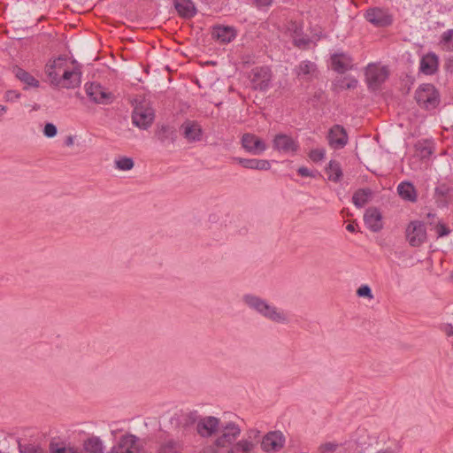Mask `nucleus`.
I'll use <instances>...</instances> for the list:
<instances>
[{"label": "nucleus", "instance_id": "nucleus-15", "mask_svg": "<svg viewBox=\"0 0 453 453\" xmlns=\"http://www.w3.org/2000/svg\"><path fill=\"white\" fill-rule=\"evenodd\" d=\"M365 19L376 27H387L392 23V17L380 8L369 9L365 13Z\"/></svg>", "mask_w": 453, "mask_h": 453}, {"label": "nucleus", "instance_id": "nucleus-13", "mask_svg": "<svg viewBox=\"0 0 453 453\" xmlns=\"http://www.w3.org/2000/svg\"><path fill=\"white\" fill-rule=\"evenodd\" d=\"M81 72L78 68L65 69L61 77L51 84L66 88H76L81 83Z\"/></svg>", "mask_w": 453, "mask_h": 453}, {"label": "nucleus", "instance_id": "nucleus-36", "mask_svg": "<svg viewBox=\"0 0 453 453\" xmlns=\"http://www.w3.org/2000/svg\"><path fill=\"white\" fill-rule=\"evenodd\" d=\"M357 85V81L352 77H342L336 81L335 86L341 89L355 88Z\"/></svg>", "mask_w": 453, "mask_h": 453}, {"label": "nucleus", "instance_id": "nucleus-50", "mask_svg": "<svg viewBox=\"0 0 453 453\" xmlns=\"http://www.w3.org/2000/svg\"><path fill=\"white\" fill-rule=\"evenodd\" d=\"M65 144L68 147L72 146L73 144V136H67Z\"/></svg>", "mask_w": 453, "mask_h": 453}, {"label": "nucleus", "instance_id": "nucleus-30", "mask_svg": "<svg viewBox=\"0 0 453 453\" xmlns=\"http://www.w3.org/2000/svg\"><path fill=\"white\" fill-rule=\"evenodd\" d=\"M84 449L90 453H103L104 445L99 437L91 436L84 441Z\"/></svg>", "mask_w": 453, "mask_h": 453}, {"label": "nucleus", "instance_id": "nucleus-48", "mask_svg": "<svg viewBox=\"0 0 453 453\" xmlns=\"http://www.w3.org/2000/svg\"><path fill=\"white\" fill-rule=\"evenodd\" d=\"M442 330L448 336H453V326L451 324L444 325Z\"/></svg>", "mask_w": 453, "mask_h": 453}, {"label": "nucleus", "instance_id": "nucleus-34", "mask_svg": "<svg viewBox=\"0 0 453 453\" xmlns=\"http://www.w3.org/2000/svg\"><path fill=\"white\" fill-rule=\"evenodd\" d=\"M440 43L443 50L448 51L453 50V29H449L442 33Z\"/></svg>", "mask_w": 453, "mask_h": 453}, {"label": "nucleus", "instance_id": "nucleus-18", "mask_svg": "<svg viewBox=\"0 0 453 453\" xmlns=\"http://www.w3.org/2000/svg\"><path fill=\"white\" fill-rule=\"evenodd\" d=\"M296 74L299 80L310 81L318 75V68L315 63L304 60L296 67Z\"/></svg>", "mask_w": 453, "mask_h": 453}, {"label": "nucleus", "instance_id": "nucleus-5", "mask_svg": "<svg viewBox=\"0 0 453 453\" xmlns=\"http://www.w3.org/2000/svg\"><path fill=\"white\" fill-rule=\"evenodd\" d=\"M154 111L146 104H140L134 109L132 114L133 124L136 127L147 129L154 120Z\"/></svg>", "mask_w": 453, "mask_h": 453}, {"label": "nucleus", "instance_id": "nucleus-52", "mask_svg": "<svg viewBox=\"0 0 453 453\" xmlns=\"http://www.w3.org/2000/svg\"><path fill=\"white\" fill-rule=\"evenodd\" d=\"M325 447H326V449L327 450H331V451L334 450V449H335V448H336V446H335L334 444H333V443L326 444V446H325Z\"/></svg>", "mask_w": 453, "mask_h": 453}, {"label": "nucleus", "instance_id": "nucleus-56", "mask_svg": "<svg viewBox=\"0 0 453 453\" xmlns=\"http://www.w3.org/2000/svg\"><path fill=\"white\" fill-rule=\"evenodd\" d=\"M450 278L453 280V273H451Z\"/></svg>", "mask_w": 453, "mask_h": 453}, {"label": "nucleus", "instance_id": "nucleus-47", "mask_svg": "<svg viewBox=\"0 0 453 453\" xmlns=\"http://www.w3.org/2000/svg\"><path fill=\"white\" fill-rule=\"evenodd\" d=\"M25 453H45L41 448L35 446H28L25 449Z\"/></svg>", "mask_w": 453, "mask_h": 453}, {"label": "nucleus", "instance_id": "nucleus-28", "mask_svg": "<svg viewBox=\"0 0 453 453\" xmlns=\"http://www.w3.org/2000/svg\"><path fill=\"white\" fill-rule=\"evenodd\" d=\"M255 443L249 440H241L230 445L226 453H250L253 450Z\"/></svg>", "mask_w": 453, "mask_h": 453}, {"label": "nucleus", "instance_id": "nucleus-16", "mask_svg": "<svg viewBox=\"0 0 453 453\" xmlns=\"http://www.w3.org/2000/svg\"><path fill=\"white\" fill-rule=\"evenodd\" d=\"M284 439L280 432H270L264 438L261 442L262 449L266 451H277L283 447Z\"/></svg>", "mask_w": 453, "mask_h": 453}, {"label": "nucleus", "instance_id": "nucleus-22", "mask_svg": "<svg viewBox=\"0 0 453 453\" xmlns=\"http://www.w3.org/2000/svg\"><path fill=\"white\" fill-rule=\"evenodd\" d=\"M233 160L246 169L267 171L271 168V163L266 159L234 157Z\"/></svg>", "mask_w": 453, "mask_h": 453}, {"label": "nucleus", "instance_id": "nucleus-45", "mask_svg": "<svg viewBox=\"0 0 453 453\" xmlns=\"http://www.w3.org/2000/svg\"><path fill=\"white\" fill-rule=\"evenodd\" d=\"M19 97V94L14 90H9L5 94L6 101H14Z\"/></svg>", "mask_w": 453, "mask_h": 453}, {"label": "nucleus", "instance_id": "nucleus-27", "mask_svg": "<svg viewBox=\"0 0 453 453\" xmlns=\"http://www.w3.org/2000/svg\"><path fill=\"white\" fill-rule=\"evenodd\" d=\"M13 73L15 74L16 78H18L20 81L25 83L28 87L33 88H38L39 87V81L28 72L25 71L24 69L15 66L13 68Z\"/></svg>", "mask_w": 453, "mask_h": 453}, {"label": "nucleus", "instance_id": "nucleus-49", "mask_svg": "<svg viewBox=\"0 0 453 453\" xmlns=\"http://www.w3.org/2000/svg\"><path fill=\"white\" fill-rule=\"evenodd\" d=\"M257 6L258 7H265L271 5L273 0H254Z\"/></svg>", "mask_w": 453, "mask_h": 453}, {"label": "nucleus", "instance_id": "nucleus-44", "mask_svg": "<svg viewBox=\"0 0 453 453\" xmlns=\"http://www.w3.org/2000/svg\"><path fill=\"white\" fill-rule=\"evenodd\" d=\"M435 229L439 237L448 235L450 233L449 228L441 222L437 224Z\"/></svg>", "mask_w": 453, "mask_h": 453}, {"label": "nucleus", "instance_id": "nucleus-17", "mask_svg": "<svg viewBox=\"0 0 453 453\" xmlns=\"http://www.w3.org/2000/svg\"><path fill=\"white\" fill-rule=\"evenodd\" d=\"M67 64L66 58L59 57L46 65L45 73L51 83L55 82V81L60 77L59 74L61 72L64 73L65 69H69Z\"/></svg>", "mask_w": 453, "mask_h": 453}, {"label": "nucleus", "instance_id": "nucleus-19", "mask_svg": "<svg viewBox=\"0 0 453 453\" xmlns=\"http://www.w3.org/2000/svg\"><path fill=\"white\" fill-rule=\"evenodd\" d=\"M183 136L190 142L202 139L203 130L201 126L193 120H186L180 127Z\"/></svg>", "mask_w": 453, "mask_h": 453}, {"label": "nucleus", "instance_id": "nucleus-4", "mask_svg": "<svg viewBox=\"0 0 453 453\" xmlns=\"http://www.w3.org/2000/svg\"><path fill=\"white\" fill-rule=\"evenodd\" d=\"M388 77V70L386 66L370 64L365 70V78L368 87L373 90L378 89Z\"/></svg>", "mask_w": 453, "mask_h": 453}, {"label": "nucleus", "instance_id": "nucleus-41", "mask_svg": "<svg viewBox=\"0 0 453 453\" xmlns=\"http://www.w3.org/2000/svg\"><path fill=\"white\" fill-rule=\"evenodd\" d=\"M357 295L360 297H367L368 299H372L373 296L372 294V290L369 286L363 285L357 290Z\"/></svg>", "mask_w": 453, "mask_h": 453}, {"label": "nucleus", "instance_id": "nucleus-37", "mask_svg": "<svg viewBox=\"0 0 453 453\" xmlns=\"http://www.w3.org/2000/svg\"><path fill=\"white\" fill-rule=\"evenodd\" d=\"M50 453H82V451L77 448L65 447L59 443H50Z\"/></svg>", "mask_w": 453, "mask_h": 453}, {"label": "nucleus", "instance_id": "nucleus-42", "mask_svg": "<svg viewBox=\"0 0 453 453\" xmlns=\"http://www.w3.org/2000/svg\"><path fill=\"white\" fill-rule=\"evenodd\" d=\"M293 42L298 48H306L310 42V40L303 37L302 34L301 35H295L293 37Z\"/></svg>", "mask_w": 453, "mask_h": 453}, {"label": "nucleus", "instance_id": "nucleus-31", "mask_svg": "<svg viewBox=\"0 0 453 453\" xmlns=\"http://www.w3.org/2000/svg\"><path fill=\"white\" fill-rule=\"evenodd\" d=\"M182 449L180 441L172 438L165 439L159 447V453H179Z\"/></svg>", "mask_w": 453, "mask_h": 453}, {"label": "nucleus", "instance_id": "nucleus-8", "mask_svg": "<svg viewBox=\"0 0 453 453\" xmlns=\"http://www.w3.org/2000/svg\"><path fill=\"white\" fill-rule=\"evenodd\" d=\"M85 90L87 96L96 104H109L114 99L112 93L99 83L86 84Z\"/></svg>", "mask_w": 453, "mask_h": 453}, {"label": "nucleus", "instance_id": "nucleus-53", "mask_svg": "<svg viewBox=\"0 0 453 453\" xmlns=\"http://www.w3.org/2000/svg\"><path fill=\"white\" fill-rule=\"evenodd\" d=\"M7 111V107L4 105H0V117L3 116Z\"/></svg>", "mask_w": 453, "mask_h": 453}, {"label": "nucleus", "instance_id": "nucleus-6", "mask_svg": "<svg viewBox=\"0 0 453 453\" xmlns=\"http://www.w3.org/2000/svg\"><path fill=\"white\" fill-rule=\"evenodd\" d=\"M272 79L271 70L266 66L255 67L250 74V84L253 89L266 90L270 87Z\"/></svg>", "mask_w": 453, "mask_h": 453}, {"label": "nucleus", "instance_id": "nucleus-40", "mask_svg": "<svg viewBox=\"0 0 453 453\" xmlns=\"http://www.w3.org/2000/svg\"><path fill=\"white\" fill-rule=\"evenodd\" d=\"M287 28L292 37L295 35H301L303 34V26L296 21H289Z\"/></svg>", "mask_w": 453, "mask_h": 453}, {"label": "nucleus", "instance_id": "nucleus-55", "mask_svg": "<svg viewBox=\"0 0 453 453\" xmlns=\"http://www.w3.org/2000/svg\"><path fill=\"white\" fill-rule=\"evenodd\" d=\"M427 217H428V218H430V217H434V215H432L431 213H428Z\"/></svg>", "mask_w": 453, "mask_h": 453}, {"label": "nucleus", "instance_id": "nucleus-11", "mask_svg": "<svg viewBox=\"0 0 453 453\" xmlns=\"http://www.w3.org/2000/svg\"><path fill=\"white\" fill-rule=\"evenodd\" d=\"M220 429V420L212 416L201 418L196 423V432L202 437H211Z\"/></svg>", "mask_w": 453, "mask_h": 453}, {"label": "nucleus", "instance_id": "nucleus-46", "mask_svg": "<svg viewBox=\"0 0 453 453\" xmlns=\"http://www.w3.org/2000/svg\"><path fill=\"white\" fill-rule=\"evenodd\" d=\"M297 173L299 175H301L303 177L312 176L311 172L307 167H304V166L299 167L297 170Z\"/></svg>", "mask_w": 453, "mask_h": 453}, {"label": "nucleus", "instance_id": "nucleus-21", "mask_svg": "<svg viewBox=\"0 0 453 453\" xmlns=\"http://www.w3.org/2000/svg\"><path fill=\"white\" fill-rule=\"evenodd\" d=\"M332 68L339 73H344L352 69V58L345 53H335L331 57Z\"/></svg>", "mask_w": 453, "mask_h": 453}, {"label": "nucleus", "instance_id": "nucleus-23", "mask_svg": "<svg viewBox=\"0 0 453 453\" xmlns=\"http://www.w3.org/2000/svg\"><path fill=\"white\" fill-rule=\"evenodd\" d=\"M174 8L183 19H191L196 16L197 10L192 0H174Z\"/></svg>", "mask_w": 453, "mask_h": 453}, {"label": "nucleus", "instance_id": "nucleus-35", "mask_svg": "<svg viewBox=\"0 0 453 453\" xmlns=\"http://www.w3.org/2000/svg\"><path fill=\"white\" fill-rule=\"evenodd\" d=\"M115 167L119 171H129L134 165V160L127 157H119L114 161Z\"/></svg>", "mask_w": 453, "mask_h": 453}, {"label": "nucleus", "instance_id": "nucleus-1", "mask_svg": "<svg viewBox=\"0 0 453 453\" xmlns=\"http://www.w3.org/2000/svg\"><path fill=\"white\" fill-rule=\"evenodd\" d=\"M244 301L250 308L256 310L262 316L273 322L286 323L288 321L287 316L283 311H280L276 307L268 304L259 297L245 296Z\"/></svg>", "mask_w": 453, "mask_h": 453}, {"label": "nucleus", "instance_id": "nucleus-9", "mask_svg": "<svg viewBox=\"0 0 453 453\" xmlns=\"http://www.w3.org/2000/svg\"><path fill=\"white\" fill-rule=\"evenodd\" d=\"M242 148L252 155H261L267 150L266 143L258 136L251 133H246L242 136Z\"/></svg>", "mask_w": 453, "mask_h": 453}, {"label": "nucleus", "instance_id": "nucleus-7", "mask_svg": "<svg viewBox=\"0 0 453 453\" xmlns=\"http://www.w3.org/2000/svg\"><path fill=\"white\" fill-rule=\"evenodd\" d=\"M406 240L411 247H419L426 239L425 225L420 221H411L406 227Z\"/></svg>", "mask_w": 453, "mask_h": 453}, {"label": "nucleus", "instance_id": "nucleus-14", "mask_svg": "<svg viewBox=\"0 0 453 453\" xmlns=\"http://www.w3.org/2000/svg\"><path fill=\"white\" fill-rule=\"evenodd\" d=\"M273 147L274 150L283 153L296 152L298 150L297 142L292 137L284 134H279L274 136Z\"/></svg>", "mask_w": 453, "mask_h": 453}, {"label": "nucleus", "instance_id": "nucleus-26", "mask_svg": "<svg viewBox=\"0 0 453 453\" xmlns=\"http://www.w3.org/2000/svg\"><path fill=\"white\" fill-rule=\"evenodd\" d=\"M397 192L404 200L414 202L417 199L415 188L411 182H401L397 187Z\"/></svg>", "mask_w": 453, "mask_h": 453}, {"label": "nucleus", "instance_id": "nucleus-29", "mask_svg": "<svg viewBox=\"0 0 453 453\" xmlns=\"http://www.w3.org/2000/svg\"><path fill=\"white\" fill-rule=\"evenodd\" d=\"M156 136L162 143H165L166 141L174 142L175 130L170 126L162 125L157 127Z\"/></svg>", "mask_w": 453, "mask_h": 453}, {"label": "nucleus", "instance_id": "nucleus-3", "mask_svg": "<svg viewBox=\"0 0 453 453\" xmlns=\"http://www.w3.org/2000/svg\"><path fill=\"white\" fill-rule=\"evenodd\" d=\"M220 435L214 441L217 448H227L234 444L241 434L240 427L233 422L220 426Z\"/></svg>", "mask_w": 453, "mask_h": 453}, {"label": "nucleus", "instance_id": "nucleus-10", "mask_svg": "<svg viewBox=\"0 0 453 453\" xmlns=\"http://www.w3.org/2000/svg\"><path fill=\"white\" fill-rule=\"evenodd\" d=\"M111 453H143L137 437L127 434L120 438L117 446L111 449Z\"/></svg>", "mask_w": 453, "mask_h": 453}, {"label": "nucleus", "instance_id": "nucleus-51", "mask_svg": "<svg viewBox=\"0 0 453 453\" xmlns=\"http://www.w3.org/2000/svg\"><path fill=\"white\" fill-rule=\"evenodd\" d=\"M346 229L349 231V232H355L356 231V227H355V225L354 223H349L346 226Z\"/></svg>", "mask_w": 453, "mask_h": 453}, {"label": "nucleus", "instance_id": "nucleus-12", "mask_svg": "<svg viewBox=\"0 0 453 453\" xmlns=\"http://www.w3.org/2000/svg\"><path fill=\"white\" fill-rule=\"evenodd\" d=\"M328 144L333 149H342L348 142V134L345 128L341 125H334L327 134Z\"/></svg>", "mask_w": 453, "mask_h": 453}, {"label": "nucleus", "instance_id": "nucleus-39", "mask_svg": "<svg viewBox=\"0 0 453 453\" xmlns=\"http://www.w3.org/2000/svg\"><path fill=\"white\" fill-rule=\"evenodd\" d=\"M326 155V150L321 149H314L311 150L309 153V157L311 161L318 163L319 161H322L325 158Z\"/></svg>", "mask_w": 453, "mask_h": 453}, {"label": "nucleus", "instance_id": "nucleus-38", "mask_svg": "<svg viewBox=\"0 0 453 453\" xmlns=\"http://www.w3.org/2000/svg\"><path fill=\"white\" fill-rule=\"evenodd\" d=\"M450 188L446 184H441L435 188V196L438 200L446 203Z\"/></svg>", "mask_w": 453, "mask_h": 453}, {"label": "nucleus", "instance_id": "nucleus-24", "mask_svg": "<svg viewBox=\"0 0 453 453\" xmlns=\"http://www.w3.org/2000/svg\"><path fill=\"white\" fill-rule=\"evenodd\" d=\"M438 57L434 53H428L422 57L419 70L426 75H432L438 70Z\"/></svg>", "mask_w": 453, "mask_h": 453}, {"label": "nucleus", "instance_id": "nucleus-2", "mask_svg": "<svg viewBox=\"0 0 453 453\" xmlns=\"http://www.w3.org/2000/svg\"><path fill=\"white\" fill-rule=\"evenodd\" d=\"M417 103L425 109H434L438 104V94L431 84L420 86L415 94Z\"/></svg>", "mask_w": 453, "mask_h": 453}, {"label": "nucleus", "instance_id": "nucleus-20", "mask_svg": "<svg viewBox=\"0 0 453 453\" xmlns=\"http://www.w3.org/2000/svg\"><path fill=\"white\" fill-rule=\"evenodd\" d=\"M366 226L372 232H379L382 228V216L377 208H368L364 215Z\"/></svg>", "mask_w": 453, "mask_h": 453}, {"label": "nucleus", "instance_id": "nucleus-32", "mask_svg": "<svg viewBox=\"0 0 453 453\" xmlns=\"http://www.w3.org/2000/svg\"><path fill=\"white\" fill-rule=\"evenodd\" d=\"M326 172L328 175V179L334 182H338L342 176L340 164L334 160L330 161Z\"/></svg>", "mask_w": 453, "mask_h": 453}, {"label": "nucleus", "instance_id": "nucleus-25", "mask_svg": "<svg viewBox=\"0 0 453 453\" xmlns=\"http://www.w3.org/2000/svg\"><path fill=\"white\" fill-rule=\"evenodd\" d=\"M211 35L220 42L227 43L234 39L236 34L233 27L219 26L213 28Z\"/></svg>", "mask_w": 453, "mask_h": 453}, {"label": "nucleus", "instance_id": "nucleus-54", "mask_svg": "<svg viewBox=\"0 0 453 453\" xmlns=\"http://www.w3.org/2000/svg\"><path fill=\"white\" fill-rule=\"evenodd\" d=\"M204 453H217V452L212 447H211V448L205 449Z\"/></svg>", "mask_w": 453, "mask_h": 453}, {"label": "nucleus", "instance_id": "nucleus-43", "mask_svg": "<svg viewBox=\"0 0 453 453\" xmlns=\"http://www.w3.org/2000/svg\"><path fill=\"white\" fill-rule=\"evenodd\" d=\"M43 134L47 137H54L57 134V127L52 123H47L43 129Z\"/></svg>", "mask_w": 453, "mask_h": 453}, {"label": "nucleus", "instance_id": "nucleus-33", "mask_svg": "<svg viewBox=\"0 0 453 453\" xmlns=\"http://www.w3.org/2000/svg\"><path fill=\"white\" fill-rule=\"evenodd\" d=\"M371 195L369 189H358L354 193L352 202L357 207L361 208L368 203Z\"/></svg>", "mask_w": 453, "mask_h": 453}]
</instances>
